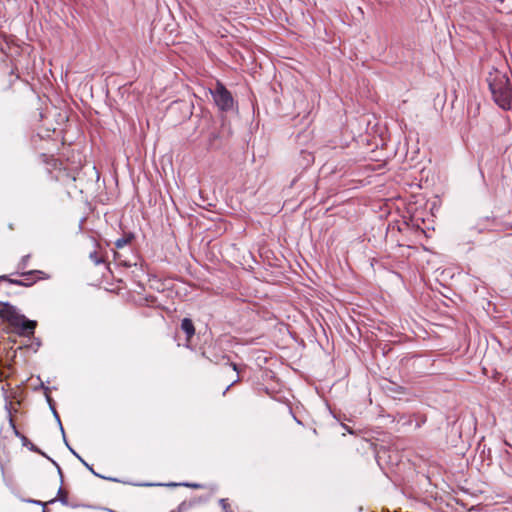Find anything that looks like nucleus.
Returning <instances> with one entry per match:
<instances>
[{
	"label": "nucleus",
	"instance_id": "1",
	"mask_svg": "<svg viewBox=\"0 0 512 512\" xmlns=\"http://www.w3.org/2000/svg\"><path fill=\"white\" fill-rule=\"evenodd\" d=\"M488 86L494 102L503 110H510L512 106V87L508 76L494 69L487 77Z\"/></svg>",
	"mask_w": 512,
	"mask_h": 512
},
{
	"label": "nucleus",
	"instance_id": "2",
	"mask_svg": "<svg viewBox=\"0 0 512 512\" xmlns=\"http://www.w3.org/2000/svg\"><path fill=\"white\" fill-rule=\"evenodd\" d=\"M0 317L17 329L20 335L30 336L34 334L36 321L29 320L24 315L19 314L14 306L5 303L0 309Z\"/></svg>",
	"mask_w": 512,
	"mask_h": 512
},
{
	"label": "nucleus",
	"instance_id": "3",
	"mask_svg": "<svg viewBox=\"0 0 512 512\" xmlns=\"http://www.w3.org/2000/svg\"><path fill=\"white\" fill-rule=\"evenodd\" d=\"M216 105L222 111H228L233 108L234 100L231 93L221 84L217 83L215 90L212 92Z\"/></svg>",
	"mask_w": 512,
	"mask_h": 512
},
{
	"label": "nucleus",
	"instance_id": "4",
	"mask_svg": "<svg viewBox=\"0 0 512 512\" xmlns=\"http://www.w3.org/2000/svg\"><path fill=\"white\" fill-rule=\"evenodd\" d=\"M24 280L9 279L7 276H0V280L9 281L12 284L19 286H29L36 281V279H47L49 276L40 270H32L22 274Z\"/></svg>",
	"mask_w": 512,
	"mask_h": 512
},
{
	"label": "nucleus",
	"instance_id": "5",
	"mask_svg": "<svg viewBox=\"0 0 512 512\" xmlns=\"http://www.w3.org/2000/svg\"><path fill=\"white\" fill-rule=\"evenodd\" d=\"M181 329L187 336V340L189 341L195 334L194 324L191 319L184 318L181 322Z\"/></svg>",
	"mask_w": 512,
	"mask_h": 512
},
{
	"label": "nucleus",
	"instance_id": "6",
	"mask_svg": "<svg viewBox=\"0 0 512 512\" xmlns=\"http://www.w3.org/2000/svg\"><path fill=\"white\" fill-rule=\"evenodd\" d=\"M129 241H130V238L122 237V238L117 239V241L115 242V245L117 248H123L126 244H128Z\"/></svg>",
	"mask_w": 512,
	"mask_h": 512
},
{
	"label": "nucleus",
	"instance_id": "7",
	"mask_svg": "<svg viewBox=\"0 0 512 512\" xmlns=\"http://www.w3.org/2000/svg\"><path fill=\"white\" fill-rule=\"evenodd\" d=\"M90 258L94 261L95 264H100L102 259L97 255L96 252L90 254Z\"/></svg>",
	"mask_w": 512,
	"mask_h": 512
},
{
	"label": "nucleus",
	"instance_id": "8",
	"mask_svg": "<svg viewBox=\"0 0 512 512\" xmlns=\"http://www.w3.org/2000/svg\"><path fill=\"white\" fill-rule=\"evenodd\" d=\"M54 414H55V416H56V418H57V420H58V422H59V425H60V428H61L62 433H64V428H63V427H62V425H61V422H60L59 416L57 415V413H56L55 411H54Z\"/></svg>",
	"mask_w": 512,
	"mask_h": 512
},
{
	"label": "nucleus",
	"instance_id": "9",
	"mask_svg": "<svg viewBox=\"0 0 512 512\" xmlns=\"http://www.w3.org/2000/svg\"><path fill=\"white\" fill-rule=\"evenodd\" d=\"M184 486H187V487H193V488H198L199 485L198 484H188V483H184L183 484Z\"/></svg>",
	"mask_w": 512,
	"mask_h": 512
},
{
	"label": "nucleus",
	"instance_id": "10",
	"mask_svg": "<svg viewBox=\"0 0 512 512\" xmlns=\"http://www.w3.org/2000/svg\"><path fill=\"white\" fill-rule=\"evenodd\" d=\"M26 261H28V256L23 257V262L25 263Z\"/></svg>",
	"mask_w": 512,
	"mask_h": 512
},
{
	"label": "nucleus",
	"instance_id": "11",
	"mask_svg": "<svg viewBox=\"0 0 512 512\" xmlns=\"http://www.w3.org/2000/svg\"><path fill=\"white\" fill-rule=\"evenodd\" d=\"M181 510H182V505H181V506H179V508H178V511H177V512H181ZM172 512H176V511H172Z\"/></svg>",
	"mask_w": 512,
	"mask_h": 512
},
{
	"label": "nucleus",
	"instance_id": "12",
	"mask_svg": "<svg viewBox=\"0 0 512 512\" xmlns=\"http://www.w3.org/2000/svg\"><path fill=\"white\" fill-rule=\"evenodd\" d=\"M177 484L176 483H170L168 484V486H176Z\"/></svg>",
	"mask_w": 512,
	"mask_h": 512
}]
</instances>
